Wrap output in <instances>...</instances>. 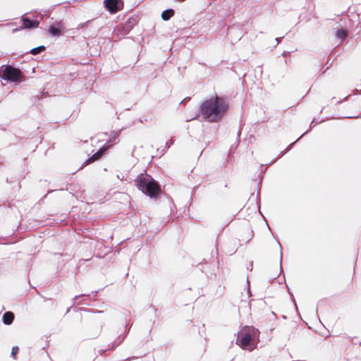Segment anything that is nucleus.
I'll return each instance as SVG.
<instances>
[{"mask_svg": "<svg viewBox=\"0 0 361 361\" xmlns=\"http://www.w3.org/2000/svg\"><path fill=\"white\" fill-rule=\"evenodd\" d=\"M227 109L225 101L218 97H213L206 100L202 105V116L210 121L221 118Z\"/></svg>", "mask_w": 361, "mask_h": 361, "instance_id": "f257e3e1", "label": "nucleus"}, {"mask_svg": "<svg viewBox=\"0 0 361 361\" xmlns=\"http://www.w3.org/2000/svg\"><path fill=\"white\" fill-rule=\"evenodd\" d=\"M258 331L253 327H243L238 333L236 343L245 350H253L257 343Z\"/></svg>", "mask_w": 361, "mask_h": 361, "instance_id": "f03ea898", "label": "nucleus"}, {"mask_svg": "<svg viewBox=\"0 0 361 361\" xmlns=\"http://www.w3.org/2000/svg\"><path fill=\"white\" fill-rule=\"evenodd\" d=\"M138 188L150 197L157 195L160 189L158 184L149 176L142 177L139 180Z\"/></svg>", "mask_w": 361, "mask_h": 361, "instance_id": "7ed1b4c3", "label": "nucleus"}, {"mask_svg": "<svg viewBox=\"0 0 361 361\" xmlns=\"http://www.w3.org/2000/svg\"><path fill=\"white\" fill-rule=\"evenodd\" d=\"M1 77L4 80H11L12 82H19L22 80L21 72L11 66L6 67L2 72Z\"/></svg>", "mask_w": 361, "mask_h": 361, "instance_id": "20e7f679", "label": "nucleus"}, {"mask_svg": "<svg viewBox=\"0 0 361 361\" xmlns=\"http://www.w3.org/2000/svg\"><path fill=\"white\" fill-rule=\"evenodd\" d=\"M104 6L110 13H116L123 8L121 0H104Z\"/></svg>", "mask_w": 361, "mask_h": 361, "instance_id": "39448f33", "label": "nucleus"}, {"mask_svg": "<svg viewBox=\"0 0 361 361\" xmlns=\"http://www.w3.org/2000/svg\"><path fill=\"white\" fill-rule=\"evenodd\" d=\"M23 21V26L20 28H16L13 29V32L22 30V29H29L32 27H38L39 22L37 20L31 21L28 18H23L22 19Z\"/></svg>", "mask_w": 361, "mask_h": 361, "instance_id": "423d86ee", "label": "nucleus"}, {"mask_svg": "<svg viewBox=\"0 0 361 361\" xmlns=\"http://www.w3.org/2000/svg\"><path fill=\"white\" fill-rule=\"evenodd\" d=\"M63 30V27L61 25H59L57 27L54 26V25L50 26V27L49 29V32L51 34V35L54 36V37H58V36L61 35Z\"/></svg>", "mask_w": 361, "mask_h": 361, "instance_id": "0eeeda50", "label": "nucleus"}, {"mask_svg": "<svg viewBox=\"0 0 361 361\" xmlns=\"http://www.w3.org/2000/svg\"><path fill=\"white\" fill-rule=\"evenodd\" d=\"M14 319V315L11 312H6L3 316V321L5 324H11Z\"/></svg>", "mask_w": 361, "mask_h": 361, "instance_id": "6e6552de", "label": "nucleus"}, {"mask_svg": "<svg viewBox=\"0 0 361 361\" xmlns=\"http://www.w3.org/2000/svg\"><path fill=\"white\" fill-rule=\"evenodd\" d=\"M108 147H104L101 149H99L98 152H97L95 154H94L92 157L90 159V160L91 161H94L97 159H98L102 155V154L104 152V151L107 149Z\"/></svg>", "mask_w": 361, "mask_h": 361, "instance_id": "1a4fd4ad", "label": "nucleus"}, {"mask_svg": "<svg viewBox=\"0 0 361 361\" xmlns=\"http://www.w3.org/2000/svg\"><path fill=\"white\" fill-rule=\"evenodd\" d=\"M173 15V11L172 9L166 10L164 11L162 14L161 17L164 20H169L172 16Z\"/></svg>", "mask_w": 361, "mask_h": 361, "instance_id": "9d476101", "label": "nucleus"}, {"mask_svg": "<svg viewBox=\"0 0 361 361\" xmlns=\"http://www.w3.org/2000/svg\"><path fill=\"white\" fill-rule=\"evenodd\" d=\"M97 137L100 142H110L109 137L106 133H99Z\"/></svg>", "mask_w": 361, "mask_h": 361, "instance_id": "9b49d317", "label": "nucleus"}, {"mask_svg": "<svg viewBox=\"0 0 361 361\" xmlns=\"http://www.w3.org/2000/svg\"><path fill=\"white\" fill-rule=\"evenodd\" d=\"M44 49H45L44 46H39L38 47L31 49L30 53L33 55H37V54L41 53L42 51H43Z\"/></svg>", "mask_w": 361, "mask_h": 361, "instance_id": "f8f14e48", "label": "nucleus"}, {"mask_svg": "<svg viewBox=\"0 0 361 361\" xmlns=\"http://www.w3.org/2000/svg\"><path fill=\"white\" fill-rule=\"evenodd\" d=\"M336 35H337V37H340V38H343L346 36L345 32L343 30H338Z\"/></svg>", "mask_w": 361, "mask_h": 361, "instance_id": "ddd939ff", "label": "nucleus"}, {"mask_svg": "<svg viewBox=\"0 0 361 361\" xmlns=\"http://www.w3.org/2000/svg\"><path fill=\"white\" fill-rule=\"evenodd\" d=\"M18 351V348L17 346L13 347V348H12L11 355H12L13 356H15V355L17 354Z\"/></svg>", "mask_w": 361, "mask_h": 361, "instance_id": "4468645a", "label": "nucleus"}]
</instances>
